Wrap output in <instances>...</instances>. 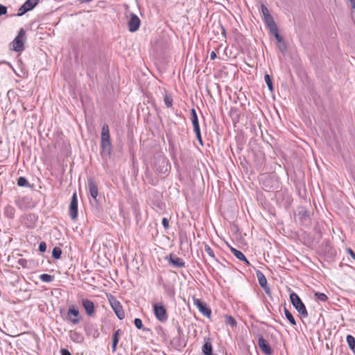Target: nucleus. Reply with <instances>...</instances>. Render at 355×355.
<instances>
[{
  "label": "nucleus",
  "mask_w": 355,
  "mask_h": 355,
  "mask_svg": "<svg viewBox=\"0 0 355 355\" xmlns=\"http://www.w3.org/2000/svg\"><path fill=\"white\" fill-rule=\"evenodd\" d=\"M290 300L292 304L296 309L298 313L303 317L306 318L308 316V312L304 303L299 297V296L296 293H293L290 295Z\"/></svg>",
  "instance_id": "obj_1"
},
{
  "label": "nucleus",
  "mask_w": 355,
  "mask_h": 355,
  "mask_svg": "<svg viewBox=\"0 0 355 355\" xmlns=\"http://www.w3.org/2000/svg\"><path fill=\"white\" fill-rule=\"evenodd\" d=\"M26 33L23 28H21L17 37L11 43L12 49L17 52H21L24 49Z\"/></svg>",
  "instance_id": "obj_2"
},
{
  "label": "nucleus",
  "mask_w": 355,
  "mask_h": 355,
  "mask_svg": "<svg viewBox=\"0 0 355 355\" xmlns=\"http://www.w3.org/2000/svg\"><path fill=\"white\" fill-rule=\"evenodd\" d=\"M153 307L154 315L157 320L160 322H165L167 320L168 316L166 310L162 303H155Z\"/></svg>",
  "instance_id": "obj_3"
},
{
  "label": "nucleus",
  "mask_w": 355,
  "mask_h": 355,
  "mask_svg": "<svg viewBox=\"0 0 355 355\" xmlns=\"http://www.w3.org/2000/svg\"><path fill=\"white\" fill-rule=\"evenodd\" d=\"M127 19L129 31L132 33L137 31L141 24L139 17L136 14L130 13L129 15L127 16Z\"/></svg>",
  "instance_id": "obj_4"
},
{
  "label": "nucleus",
  "mask_w": 355,
  "mask_h": 355,
  "mask_svg": "<svg viewBox=\"0 0 355 355\" xmlns=\"http://www.w3.org/2000/svg\"><path fill=\"white\" fill-rule=\"evenodd\" d=\"M193 304L198 308V311L207 318H210L211 311L207 307V304L201 300L193 298Z\"/></svg>",
  "instance_id": "obj_5"
},
{
  "label": "nucleus",
  "mask_w": 355,
  "mask_h": 355,
  "mask_svg": "<svg viewBox=\"0 0 355 355\" xmlns=\"http://www.w3.org/2000/svg\"><path fill=\"white\" fill-rule=\"evenodd\" d=\"M69 211L71 218L75 220L78 216V198L76 193H74L72 196Z\"/></svg>",
  "instance_id": "obj_6"
},
{
  "label": "nucleus",
  "mask_w": 355,
  "mask_h": 355,
  "mask_svg": "<svg viewBox=\"0 0 355 355\" xmlns=\"http://www.w3.org/2000/svg\"><path fill=\"white\" fill-rule=\"evenodd\" d=\"M39 0H27L19 9L18 16H21L31 10L38 3Z\"/></svg>",
  "instance_id": "obj_7"
},
{
  "label": "nucleus",
  "mask_w": 355,
  "mask_h": 355,
  "mask_svg": "<svg viewBox=\"0 0 355 355\" xmlns=\"http://www.w3.org/2000/svg\"><path fill=\"white\" fill-rule=\"evenodd\" d=\"M110 304H111L112 308L114 311L116 316L120 320H122L123 318H124L125 313H124V311H123V308H122L121 305L120 304V303L117 300L112 299V300H110Z\"/></svg>",
  "instance_id": "obj_8"
},
{
  "label": "nucleus",
  "mask_w": 355,
  "mask_h": 355,
  "mask_svg": "<svg viewBox=\"0 0 355 355\" xmlns=\"http://www.w3.org/2000/svg\"><path fill=\"white\" fill-rule=\"evenodd\" d=\"M82 304L86 311V313L89 316H91L94 313L95 306L92 301L86 298H83L82 300Z\"/></svg>",
  "instance_id": "obj_9"
},
{
  "label": "nucleus",
  "mask_w": 355,
  "mask_h": 355,
  "mask_svg": "<svg viewBox=\"0 0 355 355\" xmlns=\"http://www.w3.org/2000/svg\"><path fill=\"white\" fill-rule=\"evenodd\" d=\"M79 315H80V313H79L78 310L76 309H74V308L69 309L67 312L68 319L73 324H77L80 322Z\"/></svg>",
  "instance_id": "obj_10"
},
{
  "label": "nucleus",
  "mask_w": 355,
  "mask_h": 355,
  "mask_svg": "<svg viewBox=\"0 0 355 355\" xmlns=\"http://www.w3.org/2000/svg\"><path fill=\"white\" fill-rule=\"evenodd\" d=\"M258 344L263 353L267 355H270L272 354V350L268 343L262 336L259 338Z\"/></svg>",
  "instance_id": "obj_11"
},
{
  "label": "nucleus",
  "mask_w": 355,
  "mask_h": 355,
  "mask_svg": "<svg viewBox=\"0 0 355 355\" xmlns=\"http://www.w3.org/2000/svg\"><path fill=\"white\" fill-rule=\"evenodd\" d=\"M88 187L91 196L95 200V201H97L96 198L98 194V191L97 186L93 180H89Z\"/></svg>",
  "instance_id": "obj_12"
},
{
  "label": "nucleus",
  "mask_w": 355,
  "mask_h": 355,
  "mask_svg": "<svg viewBox=\"0 0 355 355\" xmlns=\"http://www.w3.org/2000/svg\"><path fill=\"white\" fill-rule=\"evenodd\" d=\"M191 120L193 127V130H198V129H200L198 115L196 111L193 108L191 110Z\"/></svg>",
  "instance_id": "obj_13"
},
{
  "label": "nucleus",
  "mask_w": 355,
  "mask_h": 355,
  "mask_svg": "<svg viewBox=\"0 0 355 355\" xmlns=\"http://www.w3.org/2000/svg\"><path fill=\"white\" fill-rule=\"evenodd\" d=\"M230 250L232 252V254L240 261H243L246 263V264L250 265L249 261L245 258V255L241 252V251L236 250L234 248L231 247Z\"/></svg>",
  "instance_id": "obj_14"
},
{
  "label": "nucleus",
  "mask_w": 355,
  "mask_h": 355,
  "mask_svg": "<svg viewBox=\"0 0 355 355\" xmlns=\"http://www.w3.org/2000/svg\"><path fill=\"white\" fill-rule=\"evenodd\" d=\"M264 22L266 23L267 27L270 31H274L275 28H277V25L273 20L272 17L270 15H268L266 17H263Z\"/></svg>",
  "instance_id": "obj_15"
},
{
  "label": "nucleus",
  "mask_w": 355,
  "mask_h": 355,
  "mask_svg": "<svg viewBox=\"0 0 355 355\" xmlns=\"http://www.w3.org/2000/svg\"><path fill=\"white\" fill-rule=\"evenodd\" d=\"M70 338L76 343H82L84 340L83 335L77 331H71L70 333Z\"/></svg>",
  "instance_id": "obj_16"
},
{
  "label": "nucleus",
  "mask_w": 355,
  "mask_h": 355,
  "mask_svg": "<svg viewBox=\"0 0 355 355\" xmlns=\"http://www.w3.org/2000/svg\"><path fill=\"white\" fill-rule=\"evenodd\" d=\"M102 151L107 155L110 154L112 145L110 141H101Z\"/></svg>",
  "instance_id": "obj_17"
},
{
  "label": "nucleus",
  "mask_w": 355,
  "mask_h": 355,
  "mask_svg": "<svg viewBox=\"0 0 355 355\" xmlns=\"http://www.w3.org/2000/svg\"><path fill=\"white\" fill-rule=\"evenodd\" d=\"M170 262L171 263V264H173L174 266L177 268H182L184 266L185 264L182 259L177 257H171L170 258Z\"/></svg>",
  "instance_id": "obj_18"
},
{
  "label": "nucleus",
  "mask_w": 355,
  "mask_h": 355,
  "mask_svg": "<svg viewBox=\"0 0 355 355\" xmlns=\"http://www.w3.org/2000/svg\"><path fill=\"white\" fill-rule=\"evenodd\" d=\"M257 277L259 280V283L260 286L262 288H265L266 286L267 285V280H266V278L265 277L264 275L261 272L258 271L257 272Z\"/></svg>",
  "instance_id": "obj_19"
},
{
  "label": "nucleus",
  "mask_w": 355,
  "mask_h": 355,
  "mask_svg": "<svg viewBox=\"0 0 355 355\" xmlns=\"http://www.w3.org/2000/svg\"><path fill=\"white\" fill-rule=\"evenodd\" d=\"M15 212V210L13 207L10 206V205H8L5 207L4 214L9 218H12L14 217Z\"/></svg>",
  "instance_id": "obj_20"
},
{
  "label": "nucleus",
  "mask_w": 355,
  "mask_h": 355,
  "mask_svg": "<svg viewBox=\"0 0 355 355\" xmlns=\"http://www.w3.org/2000/svg\"><path fill=\"white\" fill-rule=\"evenodd\" d=\"M347 343L351 350L354 351L355 349V338L352 335L347 336Z\"/></svg>",
  "instance_id": "obj_21"
},
{
  "label": "nucleus",
  "mask_w": 355,
  "mask_h": 355,
  "mask_svg": "<svg viewBox=\"0 0 355 355\" xmlns=\"http://www.w3.org/2000/svg\"><path fill=\"white\" fill-rule=\"evenodd\" d=\"M30 261L25 259H23V258H20L18 261H17V264L18 266L24 268H30Z\"/></svg>",
  "instance_id": "obj_22"
},
{
  "label": "nucleus",
  "mask_w": 355,
  "mask_h": 355,
  "mask_svg": "<svg viewBox=\"0 0 355 355\" xmlns=\"http://www.w3.org/2000/svg\"><path fill=\"white\" fill-rule=\"evenodd\" d=\"M284 313H285L286 318L291 322V324L292 325H295L296 324L295 320L294 317L293 316V315L290 313V311L288 310H287L286 309H285Z\"/></svg>",
  "instance_id": "obj_23"
},
{
  "label": "nucleus",
  "mask_w": 355,
  "mask_h": 355,
  "mask_svg": "<svg viewBox=\"0 0 355 355\" xmlns=\"http://www.w3.org/2000/svg\"><path fill=\"white\" fill-rule=\"evenodd\" d=\"M61 254H62V250L60 248L58 247H55L53 249V251H52V257L55 259H58L60 258L61 257Z\"/></svg>",
  "instance_id": "obj_24"
},
{
  "label": "nucleus",
  "mask_w": 355,
  "mask_h": 355,
  "mask_svg": "<svg viewBox=\"0 0 355 355\" xmlns=\"http://www.w3.org/2000/svg\"><path fill=\"white\" fill-rule=\"evenodd\" d=\"M40 279L43 282H51L53 281V277L49 274L44 273L40 276Z\"/></svg>",
  "instance_id": "obj_25"
},
{
  "label": "nucleus",
  "mask_w": 355,
  "mask_h": 355,
  "mask_svg": "<svg viewBox=\"0 0 355 355\" xmlns=\"http://www.w3.org/2000/svg\"><path fill=\"white\" fill-rule=\"evenodd\" d=\"M225 324L231 327H234L236 324V322L234 318L230 315L225 316Z\"/></svg>",
  "instance_id": "obj_26"
},
{
  "label": "nucleus",
  "mask_w": 355,
  "mask_h": 355,
  "mask_svg": "<svg viewBox=\"0 0 355 355\" xmlns=\"http://www.w3.org/2000/svg\"><path fill=\"white\" fill-rule=\"evenodd\" d=\"M314 295L318 300L322 302H326L328 300L327 296L323 293L315 292Z\"/></svg>",
  "instance_id": "obj_27"
},
{
  "label": "nucleus",
  "mask_w": 355,
  "mask_h": 355,
  "mask_svg": "<svg viewBox=\"0 0 355 355\" xmlns=\"http://www.w3.org/2000/svg\"><path fill=\"white\" fill-rule=\"evenodd\" d=\"M205 250L211 258L215 259L214 252L209 245L206 244L205 245Z\"/></svg>",
  "instance_id": "obj_28"
},
{
  "label": "nucleus",
  "mask_w": 355,
  "mask_h": 355,
  "mask_svg": "<svg viewBox=\"0 0 355 355\" xmlns=\"http://www.w3.org/2000/svg\"><path fill=\"white\" fill-rule=\"evenodd\" d=\"M17 184L20 187H27L28 182L25 178L20 177L17 180Z\"/></svg>",
  "instance_id": "obj_29"
},
{
  "label": "nucleus",
  "mask_w": 355,
  "mask_h": 355,
  "mask_svg": "<svg viewBox=\"0 0 355 355\" xmlns=\"http://www.w3.org/2000/svg\"><path fill=\"white\" fill-rule=\"evenodd\" d=\"M260 8L263 17L270 15L269 10L264 4H261Z\"/></svg>",
  "instance_id": "obj_30"
},
{
  "label": "nucleus",
  "mask_w": 355,
  "mask_h": 355,
  "mask_svg": "<svg viewBox=\"0 0 355 355\" xmlns=\"http://www.w3.org/2000/svg\"><path fill=\"white\" fill-rule=\"evenodd\" d=\"M164 103L165 105L167 106V107H171L173 105V98L171 96H168V95H166L164 96Z\"/></svg>",
  "instance_id": "obj_31"
},
{
  "label": "nucleus",
  "mask_w": 355,
  "mask_h": 355,
  "mask_svg": "<svg viewBox=\"0 0 355 355\" xmlns=\"http://www.w3.org/2000/svg\"><path fill=\"white\" fill-rule=\"evenodd\" d=\"M270 33L275 36L277 41L280 43L282 42V37L279 35L277 27L274 29V31H270Z\"/></svg>",
  "instance_id": "obj_32"
},
{
  "label": "nucleus",
  "mask_w": 355,
  "mask_h": 355,
  "mask_svg": "<svg viewBox=\"0 0 355 355\" xmlns=\"http://www.w3.org/2000/svg\"><path fill=\"white\" fill-rule=\"evenodd\" d=\"M134 324L135 327L139 329H141L143 327L142 321L139 318H135L134 320Z\"/></svg>",
  "instance_id": "obj_33"
},
{
  "label": "nucleus",
  "mask_w": 355,
  "mask_h": 355,
  "mask_svg": "<svg viewBox=\"0 0 355 355\" xmlns=\"http://www.w3.org/2000/svg\"><path fill=\"white\" fill-rule=\"evenodd\" d=\"M194 132L196 133V135L198 141H199L200 144L201 146H202L203 143H202V137H201L200 129H198V130H194Z\"/></svg>",
  "instance_id": "obj_34"
},
{
  "label": "nucleus",
  "mask_w": 355,
  "mask_h": 355,
  "mask_svg": "<svg viewBox=\"0 0 355 355\" xmlns=\"http://www.w3.org/2000/svg\"><path fill=\"white\" fill-rule=\"evenodd\" d=\"M110 130L107 124H104L102 127L101 135H109Z\"/></svg>",
  "instance_id": "obj_35"
},
{
  "label": "nucleus",
  "mask_w": 355,
  "mask_h": 355,
  "mask_svg": "<svg viewBox=\"0 0 355 355\" xmlns=\"http://www.w3.org/2000/svg\"><path fill=\"white\" fill-rule=\"evenodd\" d=\"M46 250V244L45 242H41L39 245V250L41 252H45Z\"/></svg>",
  "instance_id": "obj_36"
},
{
  "label": "nucleus",
  "mask_w": 355,
  "mask_h": 355,
  "mask_svg": "<svg viewBox=\"0 0 355 355\" xmlns=\"http://www.w3.org/2000/svg\"><path fill=\"white\" fill-rule=\"evenodd\" d=\"M119 333H120V330H119V329L116 330V331L114 332V335H113V340H112V341H113V342H115V341H116V343H119V338H118V336L119 335Z\"/></svg>",
  "instance_id": "obj_37"
},
{
  "label": "nucleus",
  "mask_w": 355,
  "mask_h": 355,
  "mask_svg": "<svg viewBox=\"0 0 355 355\" xmlns=\"http://www.w3.org/2000/svg\"><path fill=\"white\" fill-rule=\"evenodd\" d=\"M162 223L165 229H168L169 227L168 220L166 218H163Z\"/></svg>",
  "instance_id": "obj_38"
},
{
  "label": "nucleus",
  "mask_w": 355,
  "mask_h": 355,
  "mask_svg": "<svg viewBox=\"0 0 355 355\" xmlns=\"http://www.w3.org/2000/svg\"><path fill=\"white\" fill-rule=\"evenodd\" d=\"M7 8L1 4H0V15H3L6 14Z\"/></svg>",
  "instance_id": "obj_39"
},
{
  "label": "nucleus",
  "mask_w": 355,
  "mask_h": 355,
  "mask_svg": "<svg viewBox=\"0 0 355 355\" xmlns=\"http://www.w3.org/2000/svg\"><path fill=\"white\" fill-rule=\"evenodd\" d=\"M264 80H265V82H266V85H268L269 83L270 84L272 83L271 78H270V76L268 74H265Z\"/></svg>",
  "instance_id": "obj_40"
},
{
  "label": "nucleus",
  "mask_w": 355,
  "mask_h": 355,
  "mask_svg": "<svg viewBox=\"0 0 355 355\" xmlns=\"http://www.w3.org/2000/svg\"><path fill=\"white\" fill-rule=\"evenodd\" d=\"M101 141H110V137L109 135H101Z\"/></svg>",
  "instance_id": "obj_41"
},
{
  "label": "nucleus",
  "mask_w": 355,
  "mask_h": 355,
  "mask_svg": "<svg viewBox=\"0 0 355 355\" xmlns=\"http://www.w3.org/2000/svg\"><path fill=\"white\" fill-rule=\"evenodd\" d=\"M347 252L351 256V257L355 260V253L354 252V251L351 248H348Z\"/></svg>",
  "instance_id": "obj_42"
},
{
  "label": "nucleus",
  "mask_w": 355,
  "mask_h": 355,
  "mask_svg": "<svg viewBox=\"0 0 355 355\" xmlns=\"http://www.w3.org/2000/svg\"><path fill=\"white\" fill-rule=\"evenodd\" d=\"M60 352L62 355H71V353L66 349H62Z\"/></svg>",
  "instance_id": "obj_43"
},
{
  "label": "nucleus",
  "mask_w": 355,
  "mask_h": 355,
  "mask_svg": "<svg viewBox=\"0 0 355 355\" xmlns=\"http://www.w3.org/2000/svg\"><path fill=\"white\" fill-rule=\"evenodd\" d=\"M117 344H118V343H116V341H115V342H113V341H112V351H113V352H115V351H116Z\"/></svg>",
  "instance_id": "obj_44"
},
{
  "label": "nucleus",
  "mask_w": 355,
  "mask_h": 355,
  "mask_svg": "<svg viewBox=\"0 0 355 355\" xmlns=\"http://www.w3.org/2000/svg\"><path fill=\"white\" fill-rule=\"evenodd\" d=\"M216 58V54L214 51H211L210 53L211 60H214Z\"/></svg>",
  "instance_id": "obj_45"
},
{
  "label": "nucleus",
  "mask_w": 355,
  "mask_h": 355,
  "mask_svg": "<svg viewBox=\"0 0 355 355\" xmlns=\"http://www.w3.org/2000/svg\"><path fill=\"white\" fill-rule=\"evenodd\" d=\"M159 162H160V164H162V165H163V166H165V165L166 164V160H165L164 159H163V158H162V159H160L159 160Z\"/></svg>",
  "instance_id": "obj_46"
},
{
  "label": "nucleus",
  "mask_w": 355,
  "mask_h": 355,
  "mask_svg": "<svg viewBox=\"0 0 355 355\" xmlns=\"http://www.w3.org/2000/svg\"><path fill=\"white\" fill-rule=\"evenodd\" d=\"M267 86H268V88L269 89V90H270V91H271V92H272V91L273 90V85H272V83H270H270H269V84H268V85H267Z\"/></svg>",
  "instance_id": "obj_47"
},
{
  "label": "nucleus",
  "mask_w": 355,
  "mask_h": 355,
  "mask_svg": "<svg viewBox=\"0 0 355 355\" xmlns=\"http://www.w3.org/2000/svg\"><path fill=\"white\" fill-rule=\"evenodd\" d=\"M279 49L282 51H284L286 49V47H285L284 44H280Z\"/></svg>",
  "instance_id": "obj_48"
},
{
  "label": "nucleus",
  "mask_w": 355,
  "mask_h": 355,
  "mask_svg": "<svg viewBox=\"0 0 355 355\" xmlns=\"http://www.w3.org/2000/svg\"><path fill=\"white\" fill-rule=\"evenodd\" d=\"M220 28L221 29L222 31V34L223 35V36L225 37V31L224 29V28L223 26H220Z\"/></svg>",
  "instance_id": "obj_49"
},
{
  "label": "nucleus",
  "mask_w": 355,
  "mask_h": 355,
  "mask_svg": "<svg viewBox=\"0 0 355 355\" xmlns=\"http://www.w3.org/2000/svg\"><path fill=\"white\" fill-rule=\"evenodd\" d=\"M352 7L355 6V0H349Z\"/></svg>",
  "instance_id": "obj_50"
},
{
  "label": "nucleus",
  "mask_w": 355,
  "mask_h": 355,
  "mask_svg": "<svg viewBox=\"0 0 355 355\" xmlns=\"http://www.w3.org/2000/svg\"><path fill=\"white\" fill-rule=\"evenodd\" d=\"M352 8L354 9V10H355V5L354 6H352Z\"/></svg>",
  "instance_id": "obj_51"
}]
</instances>
